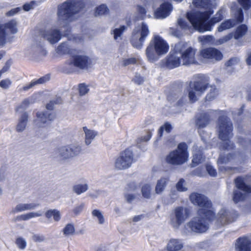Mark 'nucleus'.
Segmentation results:
<instances>
[{
	"instance_id": "3c124183",
	"label": "nucleus",
	"mask_w": 251,
	"mask_h": 251,
	"mask_svg": "<svg viewBox=\"0 0 251 251\" xmlns=\"http://www.w3.org/2000/svg\"><path fill=\"white\" fill-rule=\"evenodd\" d=\"M176 189L180 192L186 191L187 190L185 186V181L183 179H180L179 181L176 184Z\"/></svg>"
},
{
	"instance_id": "39448f33",
	"label": "nucleus",
	"mask_w": 251,
	"mask_h": 251,
	"mask_svg": "<svg viewBox=\"0 0 251 251\" xmlns=\"http://www.w3.org/2000/svg\"><path fill=\"white\" fill-rule=\"evenodd\" d=\"M81 5L79 0H67L58 8L59 20H72V16L80 10Z\"/></svg>"
},
{
	"instance_id": "864d4df0",
	"label": "nucleus",
	"mask_w": 251,
	"mask_h": 251,
	"mask_svg": "<svg viewBox=\"0 0 251 251\" xmlns=\"http://www.w3.org/2000/svg\"><path fill=\"white\" fill-rule=\"evenodd\" d=\"M11 84L12 81L9 78L2 79L0 81V87L3 89H7Z\"/></svg>"
},
{
	"instance_id": "5fc2aeb1",
	"label": "nucleus",
	"mask_w": 251,
	"mask_h": 251,
	"mask_svg": "<svg viewBox=\"0 0 251 251\" xmlns=\"http://www.w3.org/2000/svg\"><path fill=\"white\" fill-rule=\"evenodd\" d=\"M238 3L242 6L244 9H249L251 7V0H237Z\"/></svg>"
},
{
	"instance_id": "bb28decb",
	"label": "nucleus",
	"mask_w": 251,
	"mask_h": 251,
	"mask_svg": "<svg viewBox=\"0 0 251 251\" xmlns=\"http://www.w3.org/2000/svg\"><path fill=\"white\" fill-rule=\"evenodd\" d=\"M215 111L210 110L206 113L201 114L198 116L196 121V125L200 127L206 126L209 121V117L214 114Z\"/></svg>"
},
{
	"instance_id": "e2e57ef3",
	"label": "nucleus",
	"mask_w": 251,
	"mask_h": 251,
	"mask_svg": "<svg viewBox=\"0 0 251 251\" xmlns=\"http://www.w3.org/2000/svg\"><path fill=\"white\" fill-rule=\"evenodd\" d=\"M34 1H31L30 3H27L24 5L23 9L25 11H28L33 8L35 4Z\"/></svg>"
},
{
	"instance_id": "20e7f679",
	"label": "nucleus",
	"mask_w": 251,
	"mask_h": 251,
	"mask_svg": "<svg viewBox=\"0 0 251 251\" xmlns=\"http://www.w3.org/2000/svg\"><path fill=\"white\" fill-rule=\"evenodd\" d=\"M207 213L201 214L198 213V215L194 217L191 221L185 225V228L188 230H191L197 233L205 232L209 227V223L215 218L213 212V216H206Z\"/></svg>"
},
{
	"instance_id": "de8ad7c7",
	"label": "nucleus",
	"mask_w": 251,
	"mask_h": 251,
	"mask_svg": "<svg viewBox=\"0 0 251 251\" xmlns=\"http://www.w3.org/2000/svg\"><path fill=\"white\" fill-rule=\"evenodd\" d=\"M108 12V9L105 4H101L97 7L96 9L95 14L96 15H102Z\"/></svg>"
},
{
	"instance_id": "a18cd8bd",
	"label": "nucleus",
	"mask_w": 251,
	"mask_h": 251,
	"mask_svg": "<svg viewBox=\"0 0 251 251\" xmlns=\"http://www.w3.org/2000/svg\"><path fill=\"white\" fill-rule=\"evenodd\" d=\"M218 94V90L215 86H211L210 92L207 95L206 99L207 100L210 101L214 99Z\"/></svg>"
},
{
	"instance_id": "e433bc0d",
	"label": "nucleus",
	"mask_w": 251,
	"mask_h": 251,
	"mask_svg": "<svg viewBox=\"0 0 251 251\" xmlns=\"http://www.w3.org/2000/svg\"><path fill=\"white\" fill-rule=\"evenodd\" d=\"M34 101L32 97L28 98L22 101L21 103L18 105L16 108L17 112H21L24 110L26 109L30 104L33 103Z\"/></svg>"
},
{
	"instance_id": "6e6d98bb",
	"label": "nucleus",
	"mask_w": 251,
	"mask_h": 251,
	"mask_svg": "<svg viewBox=\"0 0 251 251\" xmlns=\"http://www.w3.org/2000/svg\"><path fill=\"white\" fill-rule=\"evenodd\" d=\"M62 102V100L60 98H58L56 99L55 101L51 100L46 105V108L48 110H52L53 108V106L54 104H59Z\"/></svg>"
},
{
	"instance_id": "1a4fd4ad",
	"label": "nucleus",
	"mask_w": 251,
	"mask_h": 251,
	"mask_svg": "<svg viewBox=\"0 0 251 251\" xmlns=\"http://www.w3.org/2000/svg\"><path fill=\"white\" fill-rule=\"evenodd\" d=\"M219 136L225 142L224 147L226 149H231L232 145H229L228 139L232 136V126L226 117L221 118L219 120Z\"/></svg>"
},
{
	"instance_id": "4468645a",
	"label": "nucleus",
	"mask_w": 251,
	"mask_h": 251,
	"mask_svg": "<svg viewBox=\"0 0 251 251\" xmlns=\"http://www.w3.org/2000/svg\"><path fill=\"white\" fill-rule=\"evenodd\" d=\"M200 56L204 61L212 63L220 61L223 57L222 52L214 48H209L201 50L200 51Z\"/></svg>"
},
{
	"instance_id": "ddd939ff",
	"label": "nucleus",
	"mask_w": 251,
	"mask_h": 251,
	"mask_svg": "<svg viewBox=\"0 0 251 251\" xmlns=\"http://www.w3.org/2000/svg\"><path fill=\"white\" fill-rule=\"evenodd\" d=\"M189 216V212L187 208L178 207L175 209L172 216L171 224L173 227L178 228L188 218Z\"/></svg>"
},
{
	"instance_id": "9d476101",
	"label": "nucleus",
	"mask_w": 251,
	"mask_h": 251,
	"mask_svg": "<svg viewBox=\"0 0 251 251\" xmlns=\"http://www.w3.org/2000/svg\"><path fill=\"white\" fill-rule=\"evenodd\" d=\"M134 162L132 151L128 149L122 152L116 158L114 167L118 170H123L130 167Z\"/></svg>"
},
{
	"instance_id": "a878e982",
	"label": "nucleus",
	"mask_w": 251,
	"mask_h": 251,
	"mask_svg": "<svg viewBox=\"0 0 251 251\" xmlns=\"http://www.w3.org/2000/svg\"><path fill=\"white\" fill-rule=\"evenodd\" d=\"M237 251H251V240L246 237L239 238L236 245Z\"/></svg>"
},
{
	"instance_id": "dca6fc26",
	"label": "nucleus",
	"mask_w": 251,
	"mask_h": 251,
	"mask_svg": "<svg viewBox=\"0 0 251 251\" xmlns=\"http://www.w3.org/2000/svg\"><path fill=\"white\" fill-rule=\"evenodd\" d=\"M234 14L236 20L233 19H229L222 23L217 28L219 32H221L229 29L235 26L238 23L242 22L243 16L242 10L240 8H238Z\"/></svg>"
},
{
	"instance_id": "69168bd1",
	"label": "nucleus",
	"mask_w": 251,
	"mask_h": 251,
	"mask_svg": "<svg viewBox=\"0 0 251 251\" xmlns=\"http://www.w3.org/2000/svg\"><path fill=\"white\" fill-rule=\"evenodd\" d=\"M133 81L138 84H142L144 81V78L139 75H136L133 79Z\"/></svg>"
},
{
	"instance_id": "a211bd4d",
	"label": "nucleus",
	"mask_w": 251,
	"mask_h": 251,
	"mask_svg": "<svg viewBox=\"0 0 251 251\" xmlns=\"http://www.w3.org/2000/svg\"><path fill=\"white\" fill-rule=\"evenodd\" d=\"M36 119L34 120L35 125L38 127H45L52 121L55 116L53 113L48 111H39L36 113Z\"/></svg>"
},
{
	"instance_id": "f8f14e48",
	"label": "nucleus",
	"mask_w": 251,
	"mask_h": 251,
	"mask_svg": "<svg viewBox=\"0 0 251 251\" xmlns=\"http://www.w3.org/2000/svg\"><path fill=\"white\" fill-rule=\"evenodd\" d=\"M235 183L237 190L234 192L233 200L237 203L242 201L247 193L251 192V187L245 184L243 178L241 177L235 180Z\"/></svg>"
},
{
	"instance_id": "49530a36",
	"label": "nucleus",
	"mask_w": 251,
	"mask_h": 251,
	"mask_svg": "<svg viewBox=\"0 0 251 251\" xmlns=\"http://www.w3.org/2000/svg\"><path fill=\"white\" fill-rule=\"evenodd\" d=\"M224 10L220 9L219 10L214 17L211 20L210 22L212 24H215L221 21L224 17Z\"/></svg>"
},
{
	"instance_id": "a19ab883",
	"label": "nucleus",
	"mask_w": 251,
	"mask_h": 251,
	"mask_svg": "<svg viewBox=\"0 0 251 251\" xmlns=\"http://www.w3.org/2000/svg\"><path fill=\"white\" fill-rule=\"evenodd\" d=\"M151 187L150 185L145 184L141 187L142 196L145 199H150L151 196Z\"/></svg>"
},
{
	"instance_id": "0eeeda50",
	"label": "nucleus",
	"mask_w": 251,
	"mask_h": 251,
	"mask_svg": "<svg viewBox=\"0 0 251 251\" xmlns=\"http://www.w3.org/2000/svg\"><path fill=\"white\" fill-rule=\"evenodd\" d=\"M176 50L179 52L182 65H187L196 63L195 54L196 50L189 46L187 43L179 42L176 44Z\"/></svg>"
},
{
	"instance_id": "4d7b16f0",
	"label": "nucleus",
	"mask_w": 251,
	"mask_h": 251,
	"mask_svg": "<svg viewBox=\"0 0 251 251\" xmlns=\"http://www.w3.org/2000/svg\"><path fill=\"white\" fill-rule=\"evenodd\" d=\"M89 91V89L87 86L84 84H81L79 86V92L80 95H84L86 94Z\"/></svg>"
},
{
	"instance_id": "c9c22d12",
	"label": "nucleus",
	"mask_w": 251,
	"mask_h": 251,
	"mask_svg": "<svg viewBox=\"0 0 251 251\" xmlns=\"http://www.w3.org/2000/svg\"><path fill=\"white\" fill-rule=\"evenodd\" d=\"M92 215L93 219L99 224H103L105 219L102 212L98 209H94L92 211Z\"/></svg>"
},
{
	"instance_id": "2f4dec72",
	"label": "nucleus",
	"mask_w": 251,
	"mask_h": 251,
	"mask_svg": "<svg viewBox=\"0 0 251 251\" xmlns=\"http://www.w3.org/2000/svg\"><path fill=\"white\" fill-rule=\"evenodd\" d=\"M168 179L162 177L157 180L155 187V192L156 194H161L165 190L167 185Z\"/></svg>"
},
{
	"instance_id": "ea45409f",
	"label": "nucleus",
	"mask_w": 251,
	"mask_h": 251,
	"mask_svg": "<svg viewBox=\"0 0 251 251\" xmlns=\"http://www.w3.org/2000/svg\"><path fill=\"white\" fill-rule=\"evenodd\" d=\"M199 41L204 46L213 44L214 43V38L212 36H201L198 38Z\"/></svg>"
},
{
	"instance_id": "9b49d317",
	"label": "nucleus",
	"mask_w": 251,
	"mask_h": 251,
	"mask_svg": "<svg viewBox=\"0 0 251 251\" xmlns=\"http://www.w3.org/2000/svg\"><path fill=\"white\" fill-rule=\"evenodd\" d=\"M208 83L200 81L191 83L187 89L188 97L191 102L197 100L198 98L204 93L207 87Z\"/></svg>"
},
{
	"instance_id": "774afa93",
	"label": "nucleus",
	"mask_w": 251,
	"mask_h": 251,
	"mask_svg": "<svg viewBox=\"0 0 251 251\" xmlns=\"http://www.w3.org/2000/svg\"><path fill=\"white\" fill-rule=\"evenodd\" d=\"M21 10V8L20 7H17L16 8H14L8 11L6 15L7 16H13L15 14L18 13Z\"/></svg>"
},
{
	"instance_id": "4c0bfd02",
	"label": "nucleus",
	"mask_w": 251,
	"mask_h": 251,
	"mask_svg": "<svg viewBox=\"0 0 251 251\" xmlns=\"http://www.w3.org/2000/svg\"><path fill=\"white\" fill-rule=\"evenodd\" d=\"M45 216L48 219H50L53 217L54 220L56 222H58L61 219L60 213L56 209L48 210L45 213Z\"/></svg>"
},
{
	"instance_id": "58836bf2",
	"label": "nucleus",
	"mask_w": 251,
	"mask_h": 251,
	"mask_svg": "<svg viewBox=\"0 0 251 251\" xmlns=\"http://www.w3.org/2000/svg\"><path fill=\"white\" fill-rule=\"evenodd\" d=\"M193 158L192 159V167H195L203 160L201 153L197 151H194Z\"/></svg>"
},
{
	"instance_id": "79ce46f5",
	"label": "nucleus",
	"mask_w": 251,
	"mask_h": 251,
	"mask_svg": "<svg viewBox=\"0 0 251 251\" xmlns=\"http://www.w3.org/2000/svg\"><path fill=\"white\" fill-rule=\"evenodd\" d=\"M126 29V26L125 25L120 26L119 27L116 28L113 30V34L115 40L121 39L124 32Z\"/></svg>"
},
{
	"instance_id": "c756f323",
	"label": "nucleus",
	"mask_w": 251,
	"mask_h": 251,
	"mask_svg": "<svg viewBox=\"0 0 251 251\" xmlns=\"http://www.w3.org/2000/svg\"><path fill=\"white\" fill-rule=\"evenodd\" d=\"M83 130L85 133V143L87 145H89L97 135V132L85 126L83 127Z\"/></svg>"
},
{
	"instance_id": "338daca9",
	"label": "nucleus",
	"mask_w": 251,
	"mask_h": 251,
	"mask_svg": "<svg viewBox=\"0 0 251 251\" xmlns=\"http://www.w3.org/2000/svg\"><path fill=\"white\" fill-rule=\"evenodd\" d=\"M30 49L31 50L32 53H34L35 52L40 51L41 49V48L40 46H38L34 44L32 45V46L30 48Z\"/></svg>"
},
{
	"instance_id": "603ef678",
	"label": "nucleus",
	"mask_w": 251,
	"mask_h": 251,
	"mask_svg": "<svg viewBox=\"0 0 251 251\" xmlns=\"http://www.w3.org/2000/svg\"><path fill=\"white\" fill-rule=\"evenodd\" d=\"M172 129V126L166 123L163 126H162L159 130V136L161 137L162 135L163 131H165L167 133H169Z\"/></svg>"
},
{
	"instance_id": "f03ea898",
	"label": "nucleus",
	"mask_w": 251,
	"mask_h": 251,
	"mask_svg": "<svg viewBox=\"0 0 251 251\" xmlns=\"http://www.w3.org/2000/svg\"><path fill=\"white\" fill-rule=\"evenodd\" d=\"M169 49V44L164 39L159 35H154L146 50L148 60L151 62L156 61L160 56L166 54Z\"/></svg>"
},
{
	"instance_id": "7ed1b4c3",
	"label": "nucleus",
	"mask_w": 251,
	"mask_h": 251,
	"mask_svg": "<svg viewBox=\"0 0 251 251\" xmlns=\"http://www.w3.org/2000/svg\"><path fill=\"white\" fill-rule=\"evenodd\" d=\"M187 149L188 147L185 143L179 144L176 150L171 151L166 156V162L173 165H180L185 163L189 158Z\"/></svg>"
},
{
	"instance_id": "37998d69",
	"label": "nucleus",
	"mask_w": 251,
	"mask_h": 251,
	"mask_svg": "<svg viewBox=\"0 0 251 251\" xmlns=\"http://www.w3.org/2000/svg\"><path fill=\"white\" fill-rule=\"evenodd\" d=\"M145 6L147 7V5L145 4L144 6L141 5H137L136 8V13L138 14V19H143L146 17V10Z\"/></svg>"
},
{
	"instance_id": "423d86ee",
	"label": "nucleus",
	"mask_w": 251,
	"mask_h": 251,
	"mask_svg": "<svg viewBox=\"0 0 251 251\" xmlns=\"http://www.w3.org/2000/svg\"><path fill=\"white\" fill-rule=\"evenodd\" d=\"M190 200L191 202L195 205L199 207L198 211V214H205L207 213L206 216H213V210L212 209V205L211 201L207 197L203 195L194 193L190 195Z\"/></svg>"
},
{
	"instance_id": "f3484780",
	"label": "nucleus",
	"mask_w": 251,
	"mask_h": 251,
	"mask_svg": "<svg viewBox=\"0 0 251 251\" xmlns=\"http://www.w3.org/2000/svg\"><path fill=\"white\" fill-rule=\"evenodd\" d=\"M17 31L16 22L11 21L0 26V46H3L7 41L8 33L14 34Z\"/></svg>"
},
{
	"instance_id": "6e6552de",
	"label": "nucleus",
	"mask_w": 251,
	"mask_h": 251,
	"mask_svg": "<svg viewBox=\"0 0 251 251\" xmlns=\"http://www.w3.org/2000/svg\"><path fill=\"white\" fill-rule=\"evenodd\" d=\"M149 34L148 25L145 23L142 22L133 31L130 40L132 46L136 49H140Z\"/></svg>"
},
{
	"instance_id": "412c9836",
	"label": "nucleus",
	"mask_w": 251,
	"mask_h": 251,
	"mask_svg": "<svg viewBox=\"0 0 251 251\" xmlns=\"http://www.w3.org/2000/svg\"><path fill=\"white\" fill-rule=\"evenodd\" d=\"M89 58L82 53H78L72 57L70 64L79 69L86 68L88 64Z\"/></svg>"
},
{
	"instance_id": "473e14b6",
	"label": "nucleus",
	"mask_w": 251,
	"mask_h": 251,
	"mask_svg": "<svg viewBox=\"0 0 251 251\" xmlns=\"http://www.w3.org/2000/svg\"><path fill=\"white\" fill-rule=\"evenodd\" d=\"M72 51L71 46L68 42L61 44L56 49L57 52L59 54H71Z\"/></svg>"
},
{
	"instance_id": "5701e85b",
	"label": "nucleus",
	"mask_w": 251,
	"mask_h": 251,
	"mask_svg": "<svg viewBox=\"0 0 251 251\" xmlns=\"http://www.w3.org/2000/svg\"><path fill=\"white\" fill-rule=\"evenodd\" d=\"M173 9L171 4L165 2L162 4L154 12V16L156 19H164L168 16Z\"/></svg>"
},
{
	"instance_id": "4be33fe9",
	"label": "nucleus",
	"mask_w": 251,
	"mask_h": 251,
	"mask_svg": "<svg viewBox=\"0 0 251 251\" xmlns=\"http://www.w3.org/2000/svg\"><path fill=\"white\" fill-rule=\"evenodd\" d=\"M42 36L51 44L57 43L61 39L60 32L56 28L46 30L42 34Z\"/></svg>"
},
{
	"instance_id": "09e8293b",
	"label": "nucleus",
	"mask_w": 251,
	"mask_h": 251,
	"mask_svg": "<svg viewBox=\"0 0 251 251\" xmlns=\"http://www.w3.org/2000/svg\"><path fill=\"white\" fill-rule=\"evenodd\" d=\"M137 60L135 58L131 57L129 58H123L121 61L120 63L121 65L123 66H126L130 64H133L136 63Z\"/></svg>"
},
{
	"instance_id": "7c9ffc66",
	"label": "nucleus",
	"mask_w": 251,
	"mask_h": 251,
	"mask_svg": "<svg viewBox=\"0 0 251 251\" xmlns=\"http://www.w3.org/2000/svg\"><path fill=\"white\" fill-rule=\"evenodd\" d=\"M42 215V213L39 211L37 212H30L18 216L16 218L17 221H27L31 219L40 217Z\"/></svg>"
},
{
	"instance_id": "c03bdc74",
	"label": "nucleus",
	"mask_w": 251,
	"mask_h": 251,
	"mask_svg": "<svg viewBox=\"0 0 251 251\" xmlns=\"http://www.w3.org/2000/svg\"><path fill=\"white\" fill-rule=\"evenodd\" d=\"M63 234L67 236L73 235L75 232V228L72 224H67L63 230Z\"/></svg>"
},
{
	"instance_id": "0e129e2a",
	"label": "nucleus",
	"mask_w": 251,
	"mask_h": 251,
	"mask_svg": "<svg viewBox=\"0 0 251 251\" xmlns=\"http://www.w3.org/2000/svg\"><path fill=\"white\" fill-rule=\"evenodd\" d=\"M239 62V59L237 58H233L229 60L226 63L227 66H232L235 65Z\"/></svg>"
},
{
	"instance_id": "680f3d73",
	"label": "nucleus",
	"mask_w": 251,
	"mask_h": 251,
	"mask_svg": "<svg viewBox=\"0 0 251 251\" xmlns=\"http://www.w3.org/2000/svg\"><path fill=\"white\" fill-rule=\"evenodd\" d=\"M233 156L230 154H228L226 157L223 158L221 156L218 160V163H226L230 161L231 159L232 158Z\"/></svg>"
},
{
	"instance_id": "393cba45",
	"label": "nucleus",
	"mask_w": 251,
	"mask_h": 251,
	"mask_svg": "<svg viewBox=\"0 0 251 251\" xmlns=\"http://www.w3.org/2000/svg\"><path fill=\"white\" fill-rule=\"evenodd\" d=\"M39 204L35 203H20L13 207L11 213L15 214L25 211L33 210L37 208Z\"/></svg>"
},
{
	"instance_id": "8fccbe9b",
	"label": "nucleus",
	"mask_w": 251,
	"mask_h": 251,
	"mask_svg": "<svg viewBox=\"0 0 251 251\" xmlns=\"http://www.w3.org/2000/svg\"><path fill=\"white\" fill-rule=\"evenodd\" d=\"M16 244L18 247L22 250L25 249L26 246V242L25 240L21 237L17 238Z\"/></svg>"
},
{
	"instance_id": "b1692460",
	"label": "nucleus",
	"mask_w": 251,
	"mask_h": 251,
	"mask_svg": "<svg viewBox=\"0 0 251 251\" xmlns=\"http://www.w3.org/2000/svg\"><path fill=\"white\" fill-rule=\"evenodd\" d=\"M234 217L231 216V214L226 212L225 209H222L217 215V221L222 226L225 225L234 221L235 218L237 217V215L234 214Z\"/></svg>"
},
{
	"instance_id": "cd10ccee",
	"label": "nucleus",
	"mask_w": 251,
	"mask_h": 251,
	"mask_svg": "<svg viewBox=\"0 0 251 251\" xmlns=\"http://www.w3.org/2000/svg\"><path fill=\"white\" fill-rule=\"evenodd\" d=\"M50 78V77L49 75H46L38 79H34L32 80L30 83L26 84L25 85L20 88L19 89V91L20 92L26 91L37 84H43L49 80Z\"/></svg>"
},
{
	"instance_id": "bf43d9fd",
	"label": "nucleus",
	"mask_w": 251,
	"mask_h": 251,
	"mask_svg": "<svg viewBox=\"0 0 251 251\" xmlns=\"http://www.w3.org/2000/svg\"><path fill=\"white\" fill-rule=\"evenodd\" d=\"M32 240L36 242H41L46 239L45 236L41 234H34L32 237Z\"/></svg>"
},
{
	"instance_id": "13d9d810",
	"label": "nucleus",
	"mask_w": 251,
	"mask_h": 251,
	"mask_svg": "<svg viewBox=\"0 0 251 251\" xmlns=\"http://www.w3.org/2000/svg\"><path fill=\"white\" fill-rule=\"evenodd\" d=\"M206 171L208 174L211 176H215L217 175L216 170L210 165H207Z\"/></svg>"
},
{
	"instance_id": "f704fd0d",
	"label": "nucleus",
	"mask_w": 251,
	"mask_h": 251,
	"mask_svg": "<svg viewBox=\"0 0 251 251\" xmlns=\"http://www.w3.org/2000/svg\"><path fill=\"white\" fill-rule=\"evenodd\" d=\"M88 185L86 183H77L73 187V191L78 195H79L87 191Z\"/></svg>"
},
{
	"instance_id": "aec40b11",
	"label": "nucleus",
	"mask_w": 251,
	"mask_h": 251,
	"mask_svg": "<svg viewBox=\"0 0 251 251\" xmlns=\"http://www.w3.org/2000/svg\"><path fill=\"white\" fill-rule=\"evenodd\" d=\"M166 65L169 69H173L182 65V60L179 55V52H177L176 50V45L167 58Z\"/></svg>"
},
{
	"instance_id": "052dcab7",
	"label": "nucleus",
	"mask_w": 251,
	"mask_h": 251,
	"mask_svg": "<svg viewBox=\"0 0 251 251\" xmlns=\"http://www.w3.org/2000/svg\"><path fill=\"white\" fill-rule=\"evenodd\" d=\"M84 206V203H81L79 205H76L73 209V213L75 215H77L79 214L82 211Z\"/></svg>"
},
{
	"instance_id": "72a5a7b5",
	"label": "nucleus",
	"mask_w": 251,
	"mask_h": 251,
	"mask_svg": "<svg viewBox=\"0 0 251 251\" xmlns=\"http://www.w3.org/2000/svg\"><path fill=\"white\" fill-rule=\"evenodd\" d=\"M182 247L181 242L176 239H171L167 245V249L169 251H177L180 250Z\"/></svg>"
},
{
	"instance_id": "2eb2a0df",
	"label": "nucleus",
	"mask_w": 251,
	"mask_h": 251,
	"mask_svg": "<svg viewBox=\"0 0 251 251\" xmlns=\"http://www.w3.org/2000/svg\"><path fill=\"white\" fill-rule=\"evenodd\" d=\"M59 156L62 159L73 158L78 155L81 152V147L76 144H70L62 146L58 149Z\"/></svg>"
},
{
	"instance_id": "f257e3e1",
	"label": "nucleus",
	"mask_w": 251,
	"mask_h": 251,
	"mask_svg": "<svg viewBox=\"0 0 251 251\" xmlns=\"http://www.w3.org/2000/svg\"><path fill=\"white\" fill-rule=\"evenodd\" d=\"M216 6L215 0H192V7L198 9L196 11L187 12L186 17L191 25L183 19L177 21L179 26L184 29H189L193 26L200 32L211 30V25L207 20L213 13V9Z\"/></svg>"
},
{
	"instance_id": "c85d7f7f",
	"label": "nucleus",
	"mask_w": 251,
	"mask_h": 251,
	"mask_svg": "<svg viewBox=\"0 0 251 251\" xmlns=\"http://www.w3.org/2000/svg\"><path fill=\"white\" fill-rule=\"evenodd\" d=\"M28 115L27 112L23 113L18 120L16 130L18 132H23L27 126L28 122Z\"/></svg>"
},
{
	"instance_id": "6ab92c4d",
	"label": "nucleus",
	"mask_w": 251,
	"mask_h": 251,
	"mask_svg": "<svg viewBox=\"0 0 251 251\" xmlns=\"http://www.w3.org/2000/svg\"><path fill=\"white\" fill-rule=\"evenodd\" d=\"M247 31V26L244 25H242L237 28L234 33H230L226 35V36L218 40L215 43V44L217 45L223 44L230 40L233 37H234V39H238L245 35Z\"/></svg>"
}]
</instances>
